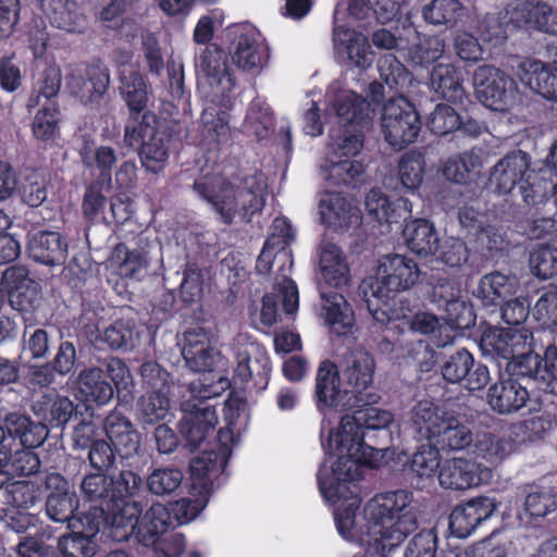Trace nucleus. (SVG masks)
<instances>
[{"label": "nucleus", "instance_id": "32", "mask_svg": "<svg viewBox=\"0 0 557 557\" xmlns=\"http://www.w3.org/2000/svg\"><path fill=\"white\" fill-rule=\"evenodd\" d=\"M522 84L547 100L557 101V67L540 60H527L519 66Z\"/></svg>", "mask_w": 557, "mask_h": 557}, {"label": "nucleus", "instance_id": "33", "mask_svg": "<svg viewBox=\"0 0 557 557\" xmlns=\"http://www.w3.org/2000/svg\"><path fill=\"white\" fill-rule=\"evenodd\" d=\"M77 392L87 407L107 405L114 395L112 384L107 380L104 370L98 367L83 369L77 376Z\"/></svg>", "mask_w": 557, "mask_h": 557}, {"label": "nucleus", "instance_id": "15", "mask_svg": "<svg viewBox=\"0 0 557 557\" xmlns=\"http://www.w3.org/2000/svg\"><path fill=\"white\" fill-rule=\"evenodd\" d=\"M531 341H535L534 334L525 327L488 325L482 331L479 346L484 356L500 362L512 358L516 352H521Z\"/></svg>", "mask_w": 557, "mask_h": 557}, {"label": "nucleus", "instance_id": "34", "mask_svg": "<svg viewBox=\"0 0 557 557\" xmlns=\"http://www.w3.org/2000/svg\"><path fill=\"white\" fill-rule=\"evenodd\" d=\"M512 20L525 28L557 35V9L542 1L520 3L512 13Z\"/></svg>", "mask_w": 557, "mask_h": 557}, {"label": "nucleus", "instance_id": "8", "mask_svg": "<svg viewBox=\"0 0 557 557\" xmlns=\"http://www.w3.org/2000/svg\"><path fill=\"white\" fill-rule=\"evenodd\" d=\"M334 110L341 125L330 132L333 151L344 156H357L363 146L361 124L367 116L364 100L355 92L338 97L334 102Z\"/></svg>", "mask_w": 557, "mask_h": 557}, {"label": "nucleus", "instance_id": "63", "mask_svg": "<svg viewBox=\"0 0 557 557\" xmlns=\"http://www.w3.org/2000/svg\"><path fill=\"white\" fill-rule=\"evenodd\" d=\"M529 263L532 273L541 280L557 276V248L540 245L530 253Z\"/></svg>", "mask_w": 557, "mask_h": 557}, {"label": "nucleus", "instance_id": "35", "mask_svg": "<svg viewBox=\"0 0 557 557\" xmlns=\"http://www.w3.org/2000/svg\"><path fill=\"white\" fill-rule=\"evenodd\" d=\"M79 157L87 169L98 172V180L102 184L111 183L112 171L117 161L116 151L113 147L96 146L95 140L90 136H84Z\"/></svg>", "mask_w": 557, "mask_h": 557}, {"label": "nucleus", "instance_id": "45", "mask_svg": "<svg viewBox=\"0 0 557 557\" xmlns=\"http://www.w3.org/2000/svg\"><path fill=\"white\" fill-rule=\"evenodd\" d=\"M473 442L468 425L454 414H449L433 438V445L443 451L462 450Z\"/></svg>", "mask_w": 557, "mask_h": 557}, {"label": "nucleus", "instance_id": "39", "mask_svg": "<svg viewBox=\"0 0 557 557\" xmlns=\"http://www.w3.org/2000/svg\"><path fill=\"white\" fill-rule=\"evenodd\" d=\"M321 297L324 301L325 322L330 326V331L337 336H345L351 333L355 324V315L346 298L342 294L333 290L322 293Z\"/></svg>", "mask_w": 557, "mask_h": 557}, {"label": "nucleus", "instance_id": "21", "mask_svg": "<svg viewBox=\"0 0 557 557\" xmlns=\"http://www.w3.org/2000/svg\"><path fill=\"white\" fill-rule=\"evenodd\" d=\"M334 48L343 63L361 71L368 70L374 60L371 45L366 35L346 26H335L333 30Z\"/></svg>", "mask_w": 557, "mask_h": 557}, {"label": "nucleus", "instance_id": "20", "mask_svg": "<svg viewBox=\"0 0 557 557\" xmlns=\"http://www.w3.org/2000/svg\"><path fill=\"white\" fill-rule=\"evenodd\" d=\"M230 54L237 67L248 73H259L270 58L268 45L255 29L240 30L232 41Z\"/></svg>", "mask_w": 557, "mask_h": 557}, {"label": "nucleus", "instance_id": "3", "mask_svg": "<svg viewBox=\"0 0 557 557\" xmlns=\"http://www.w3.org/2000/svg\"><path fill=\"white\" fill-rule=\"evenodd\" d=\"M119 92L133 123L125 126L124 141L138 146L143 166L157 174L166 166L170 147L180 133L177 124L147 110L149 85L139 71H120Z\"/></svg>", "mask_w": 557, "mask_h": 557}, {"label": "nucleus", "instance_id": "36", "mask_svg": "<svg viewBox=\"0 0 557 557\" xmlns=\"http://www.w3.org/2000/svg\"><path fill=\"white\" fill-rule=\"evenodd\" d=\"M33 411L49 433V428H63L76 411V406L66 396L46 394L34 403Z\"/></svg>", "mask_w": 557, "mask_h": 557}, {"label": "nucleus", "instance_id": "64", "mask_svg": "<svg viewBox=\"0 0 557 557\" xmlns=\"http://www.w3.org/2000/svg\"><path fill=\"white\" fill-rule=\"evenodd\" d=\"M440 450L434 445H421L410 459V470L419 478H433L440 471Z\"/></svg>", "mask_w": 557, "mask_h": 557}, {"label": "nucleus", "instance_id": "28", "mask_svg": "<svg viewBox=\"0 0 557 557\" xmlns=\"http://www.w3.org/2000/svg\"><path fill=\"white\" fill-rule=\"evenodd\" d=\"M440 484L450 490H468L482 482L481 465L466 458H451L444 461L438 471Z\"/></svg>", "mask_w": 557, "mask_h": 557}, {"label": "nucleus", "instance_id": "25", "mask_svg": "<svg viewBox=\"0 0 557 557\" xmlns=\"http://www.w3.org/2000/svg\"><path fill=\"white\" fill-rule=\"evenodd\" d=\"M112 478L103 471L87 473L81 483V491L84 499L90 503V507L85 518L106 516L108 511L117 508L116 499L113 495Z\"/></svg>", "mask_w": 557, "mask_h": 557}, {"label": "nucleus", "instance_id": "18", "mask_svg": "<svg viewBox=\"0 0 557 557\" xmlns=\"http://www.w3.org/2000/svg\"><path fill=\"white\" fill-rule=\"evenodd\" d=\"M228 54L216 44H208L196 57V66L206 76L208 84L219 89L223 97L236 85L234 71L228 64Z\"/></svg>", "mask_w": 557, "mask_h": 557}, {"label": "nucleus", "instance_id": "26", "mask_svg": "<svg viewBox=\"0 0 557 557\" xmlns=\"http://www.w3.org/2000/svg\"><path fill=\"white\" fill-rule=\"evenodd\" d=\"M530 398L528 385L512 380L502 373L499 380L491 385L487 401L491 408L500 413L509 414L519 411Z\"/></svg>", "mask_w": 557, "mask_h": 557}, {"label": "nucleus", "instance_id": "5", "mask_svg": "<svg viewBox=\"0 0 557 557\" xmlns=\"http://www.w3.org/2000/svg\"><path fill=\"white\" fill-rule=\"evenodd\" d=\"M490 184L499 195L511 194L516 188L528 206L545 203L549 197V178L531 169V158L522 150H513L492 169Z\"/></svg>", "mask_w": 557, "mask_h": 557}, {"label": "nucleus", "instance_id": "12", "mask_svg": "<svg viewBox=\"0 0 557 557\" xmlns=\"http://www.w3.org/2000/svg\"><path fill=\"white\" fill-rule=\"evenodd\" d=\"M341 371L330 359L322 360L317 369L312 400L317 410L326 414L329 411L348 412L354 408L349 393L342 388Z\"/></svg>", "mask_w": 557, "mask_h": 557}, {"label": "nucleus", "instance_id": "27", "mask_svg": "<svg viewBox=\"0 0 557 557\" xmlns=\"http://www.w3.org/2000/svg\"><path fill=\"white\" fill-rule=\"evenodd\" d=\"M69 244L59 232L39 231L32 235L27 250L29 257L45 265H61L67 258Z\"/></svg>", "mask_w": 557, "mask_h": 557}, {"label": "nucleus", "instance_id": "49", "mask_svg": "<svg viewBox=\"0 0 557 557\" xmlns=\"http://www.w3.org/2000/svg\"><path fill=\"white\" fill-rule=\"evenodd\" d=\"M467 9L459 0H432L422 9V16L435 26L455 27L466 16Z\"/></svg>", "mask_w": 557, "mask_h": 557}, {"label": "nucleus", "instance_id": "48", "mask_svg": "<svg viewBox=\"0 0 557 557\" xmlns=\"http://www.w3.org/2000/svg\"><path fill=\"white\" fill-rule=\"evenodd\" d=\"M533 318L539 327L535 330V341L550 339L557 327V289L544 292L533 308Z\"/></svg>", "mask_w": 557, "mask_h": 557}, {"label": "nucleus", "instance_id": "58", "mask_svg": "<svg viewBox=\"0 0 557 557\" xmlns=\"http://www.w3.org/2000/svg\"><path fill=\"white\" fill-rule=\"evenodd\" d=\"M481 165L479 157L470 151L454 154L443 164L442 174L450 182L466 184L472 172Z\"/></svg>", "mask_w": 557, "mask_h": 557}, {"label": "nucleus", "instance_id": "38", "mask_svg": "<svg viewBox=\"0 0 557 557\" xmlns=\"http://www.w3.org/2000/svg\"><path fill=\"white\" fill-rule=\"evenodd\" d=\"M403 236L407 247L418 256L434 255L440 247V238L434 224L425 219H414L407 222Z\"/></svg>", "mask_w": 557, "mask_h": 557}, {"label": "nucleus", "instance_id": "60", "mask_svg": "<svg viewBox=\"0 0 557 557\" xmlns=\"http://www.w3.org/2000/svg\"><path fill=\"white\" fill-rule=\"evenodd\" d=\"M61 69L55 64L48 65L40 74L35 84L34 92L37 95H32L28 100V107L34 108L39 104V100L41 97L46 98L48 101H51L52 98H55L61 88Z\"/></svg>", "mask_w": 557, "mask_h": 557}, {"label": "nucleus", "instance_id": "47", "mask_svg": "<svg viewBox=\"0 0 557 557\" xmlns=\"http://www.w3.org/2000/svg\"><path fill=\"white\" fill-rule=\"evenodd\" d=\"M78 499L74 492L61 494H48L46 500V513L54 522L67 523V529H77L83 524L85 515L76 517Z\"/></svg>", "mask_w": 557, "mask_h": 557}, {"label": "nucleus", "instance_id": "13", "mask_svg": "<svg viewBox=\"0 0 557 557\" xmlns=\"http://www.w3.org/2000/svg\"><path fill=\"white\" fill-rule=\"evenodd\" d=\"M440 368L446 382L460 384L470 392L483 389L491 380L488 368L475 362L473 355L466 348L444 357Z\"/></svg>", "mask_w": 557, "mask_h": 557}, {"label": "nucleus", "instance_id": "37", "mask_svg": "<svg viewBox=\"0 0 557 557\" xmlns=\"http://www.w3.org/2000/svg\"><path fill=\"white\" fill-rule=\"evenodd\" d=\"M516 276L505 275L498 271L483 275L473 295L484 307L499 306L516 293Z\"/></svg>", "mask_w": 557, "mask_h": 557}, {"label": "nucleus", "instance_id": "10", "mask_svg": "<svg viewBox=\"0 0 557 557\" xmlns=\"http://www.w3.org/2000/svg\"><path fill=\"white\" fill-rule=\"evenodd\" d=\"M418 263L404 255L382 257L377 268V280L371 285L372 296L387 305L391 294L408 290L421 281Z\"/></svg>", "mask_w": 557, "mask_h": 557}, {"label": "nucleus", "instance_id": "24", "mask_svg": "<svg viewBox=\"0 0 557 557\" xmlns=\"http://www.w3.org/2000/svg\"><path fill=\"white\" fill-rule=\"evenodd\" d=\"M141 504H131L126 508H115L108 515L89 517L90 521L98 522V533L103 527L112 541L122 543L135 535L138 540L139 517L143 513Z\"/></svg>", "mask_w": 557, "mask_h": 557}, {"label": "nucleus", "instance_id": "16", "mask_svg": "<svg viewBox=\"0 0 557 557\" xmlns=\"http://www.w3.org/2000/svg\"><path fill=\"white\" fill-rule=\"evenodd\" d=\"M375 361L371 354L358 351L351 356L346 367L342 370L341 376L344 388L349 393V399L354 407L359 401L377 403L380 396L369 392L373 382Z\"/></svg>", "mask_w": 557, "mask_h": 557}, {"label": "nucleus", "instance_id": "46", "mask_svg": "<svg viewBox=\"0 0 557 557\" xmlns=\"http://www.w3.org/2000/svg\"><path fill=\"white\" fill-rule=\"evenodd\" d=\"M171 523L168 508L161 504L152 505L143 517H139L138 542L144 546L157 544Z\"/></svg>", "mask_w": 557, "mask_h": 557}, {"label": "nucleus", "instance_id": "9", "mask_svg": "<svg viewBox=\"0 0 557 557\" xmlns=\"http://www.w3.org/2000/svg\"><path fill=\"white\" fill-rule=\"evenodd\" d=\"M381 121L384 138L395 150L414 143L422 125L414 104L401 95L384 103Z\"/></svg>", "mask_w": 557, "mask_h": 557}, {"label": "nucleus", "instance_id": "53", "mask_svg": "<svg viewBox=\"0 0 557 557\" xmlns=\"http://www.w3.org/2000/svg\"><path fill=\"white\" fill-rule=\"evenodd\" d=\"M516 447L517 443L511 436H504L491 432L482 433L475 442L478 456L491 463L504 460Z\"/></svg>", "mask_w": 557, "mask_h": 557}, {"label": "nucleus", "instance_id": "14", "mask_svg": "<svg viewBox=\"0 0 557 557\" xmlns=\"http://www.w3.org/2000/svg\"><path fill=\"white\" fill-rule=\"evenodd\" d=\"M430 285L432 301L446 311V320L451 326L466 330L474 324L472 308L461 299V290L455 280L432 274Z\"/></svg>", "mask_w": 557, "mask_h": 557}, {"label": "nucleus", "instance_id": "23", "mask_svg": "<svg viewBox=\"0 0 557 557\" xmlns=\"http://www.w3.org/2000/svg\"><path fill=\"white\" fill-rule=\"evenodd\" d=\"M535 348L536 341H531V344H528L521 352H516L506 361L504 374L527 385L537 380L545 381L544 389L549 392L552 374L550 371H546L545 362L544 368L541 367L544 357L542 358L539 352H535Z\"/></svg>", "mask_w": 557, "mask_h": 557}, {"label": "nucleus", "instance_id": "7", "mask_svg": "<svg viewBox=\"0 0 557 557\" xmlns=\"http://www.w3.org/2000/svg\"><path fill=\"white\" fill-rule=\"evenodd\" d=\"M85 520L83 524H78L77 529H70V533L58 539L57 549L34 539L20 543L21 557H94L99 549L96 540L98 522L90 521V518H85Z\"/></svg>", "mask_w": 557, "mask_h": 557}, {"label": "nucleus", "instance_id": "4", "mask_svg": "<svg viewBox=\"0 0 557 557\" xmlns=\"http://www.w3.org/2000/svg\"><path fill=\"white\" fill-rule=\"evenodd\" d=\"M375 403L359 401L342 419L336 432L331 431L322 443L327 454H335L333 472L348 479H362L364 467H375L377 449L366 443V431L385 430L393 421V414L374 407Z\"/></svg>", "mask_w": 557, "mask_h": 557}, {"label": "nucleus", "instance_id": "2", "mask_svg": "<svg viewBox=\"0 0 557 557\" xmlns=\"http://www.w3.org/2000/svg\"><path fill=\"white\" fill-rule=\"evenodd\" d=\"M182 355L186 366L202 375L190 383L191 399L182 405L185 412L178 428L190 450H195L212 434L218 424L215 405L208 401L221 396L230 388L227 377L214 371L221 355L211 346L202 329L185 332Z\"/></svg>", "mask_w": 557, "mask_h": 557}, {"label": "nucleus", "instance_id": "57", "mask_svg": "<svg viewBox=\"0 0 557 557\" xmlns=\"http://www.w3.org/2000/svg\"><path fill=\"white\" fill-rule=\"evenodd\" d=\"M139 419L145 424H153L163 420L170 410V399L160 389L143 394L137 401Z\"/></svg>", "mask_w": 557, "mask_h": 557}, {"label": "nucleus", "instance_id": "29", "mask_svg": "<svg viewBox=\"0 0 557 557\" xmlns=\"http://www.w3.org/2000/svg\"><path fill=\"white\" fill-rule=\"evenodd\" d=\"M103 432L121 457H128L137 453L140 446V434L129 419L116 409L106 417Z\"/></svg>", "mask_w": 557, "mask_h": 557}, {"label": "nucleus", "instance_id": "62", "mask_svg": "<svg viewBox=\"0 0 557 557\" xmlns=\"http://www.w3.org/2000/svg\"><path fill=\"white\" fill-rule=\"evenodd\" d=\"M426 126L434 135L445 136L460 128L461 117L451 106L438 103L430 114Z\"/></svg>", "mask_w": 557, "mask_h": 557}, {"label": "nucleus", "instance_id": "56", "mask_svg": "<svg viewBox=\"0 0 557 557\" xmlns=\"http://www.w3.org/2000/svg\"><path fill=\"white\" fill-rule=\"evenodd\" d=\"M201 135L210 144L220 146L226 143L230 136L228 113L221 109L206 108L201 114Z\"/></svg>", "mask_w": 557, "mask_h": 557}, {"label": "nucleus", "instance_id": "30", "mask_svg": "<svg viewBox=\"0 0 557 557\" xmlns=\"http://www.w3.org/2000/svg\"><path fill=\"white\" fill-rule=\"evenodd\" d=\"M319 207L323 224L336 231L348 230L354 220L359 218V210L352 199L339 191L327 193Z\"/></svg>", "mask_w": 557, "mask_h": 557}, {"label": "nucleus", "instance_id": "51", "mask_svg": "<svg viewBox=\"0 0 557 557\" xmlns=\"http://www.w3.org/2000/svg\"><path fill=\"white\" fill-rule=\"evenodd\" d=\"M329 150L330 169L326 180L330 184L348 186L363 173L362 163L350 160L352 156H344L333 151L332 139L329 143Z\"/></svg>", "mask_w": 557, "mask_h": 557}, {"label": "nucleus", "instance_id": "61", "mask_svg": "<svg viewBox=\"0 0 557 557\" xmlns=\"http://www.w3.org/2000/svg\"><path fill=\"white\" fill-rule=\"evenodd\" d=\"M183 472L177 468L154 469L146 480L148 490L158 496L175 493L183 483Z\"/></svg>", "mask_w": 557, "mask_h": 557}, {"label": "nucleus", "instance_id": "43", "mask_svg": "<svg viewBox=\"0 0 557 557\" xmlns=\"http://www.w3.org/2000/svg\"><path fill=\"white\" fill-rule=\"evenodd\" d=\"M431 86L438 97L447 101H462L465 89L462 73L451 64H435L430 75Z\"/></svg>", "mask_w": 557, "mask_h": 557}, {"label": "nucleus", "instance_id": "55", "mask_svg": "<svg viewBox=\"0 0 557 557\" xmlns=\"http://www.w3.org/2000/svg\"><path fill=\"white\" fill-rule=\"evenodd\" d=\"M425 158L417 150H409L401 156L398 162V176L401 186L410 193L417 191L424 176Z\"/></svg>", "mask_w": 557, "mask_h": 557}, {"label": "nucleus", "instance_id": "1", "mask_svg": "<svg viewBox=\"0 0 557 557\" xmlns=\"http://www.w3.org/2000/svg\"><path fill=\"white\" fill-rule=\"evenodd\" d=\"M344 474L333 472L322 466L317 473V482L321 495L332 505L342 502L334 510L337 532L345 540H356L363 548L362 557H387L418 527L414 513L408 506L412 494L406 490L391 491L375 495L364 507L366 524L360 532L355 531L356 513L360 508L361 498L356 490L355 481Z\"/></svg>", "mask_w": 557, "mask_h": 557}, {"label": "nucleus", "instance_id": "42", "mask_svg": "<svg viewBox=\"0 0 557 557\" xmlns=\"http://www.w3.org/2000/svg\"><path fill=\"white\" fill-rule=\"evenodd\" d=\"M557 426V413L547 408H540L512 426V434L520 436L522 442L543 441Z\"/></svg>", "mask_w": 557, "mask_h": 557}, {"label": "nucleus", "instance_id": "31", "mask_svg": "<svg viewBox=\"0 0 557 557\" xmlns=\"http://www.w3.org/2000/svg\"><path fill=\"white\" fill-rule=\"evenodd\" d=\"M227 460L215 450H203L189 463L190 487L200 496L211 493L213 476H218L226 467Z\"/></svg>", "mask_w": 557, "mask_h": 557}, {"label": "nucleus", "instance_id": "41", "mask_svg": "<svg viewBox=\"0 0 557 557\" xmlns=\"http://www.w3.org/2000/svg\"><path fill=\"white\" fill-rule=\"evenodd\" d=\"M398 205L389 200V198L379 188L371 189L366 197V210L380 224L398 223L405 214H410L411 210L408 208V200L399 198Z\"/></svg>", "mask_w": 557, "mask_h": 557}, {"label": "nucleus", "instance_id": "22", "mask_svg": "<svg viewBox=\"0 0 557 557\" xmlns=\"http://www.w3.org/2000/svg\"><path fill=\"white\" fill-rule=\"evenodd\" d=\"M494 498L481 496L456 506L449 515V531L458 537H468L483 521L496 510Z\"/></svg>", "mask_w": 557, "mask_h": 557}, {"label": "nucleus", "instance_id": "40", "mask_svg": "<svg viewBox=\"0 0 557 557\" xmlns=\"http://www.w3.org/2000/svg\"><path fill=\"white\" fill-rule=\"evenodd\" d=\"M449 413L430 400H420L411 409V425L420 438L433 441Z\"/></svg>", "mask_w": 557, "mask_h": 557}, {"label": "nucleus", "instance_id": "59", "mask_svg": "<svg viewBox=\"0 0 557 557\" xmlns=\"http://www.w3.org/2000/svg\"><path fill=\"white\" fill-rule=\"evenodd\" d=\"M377 70L381 79L396 92L401 91L411 82L410 72L394 54L380 58Z\"/></svg>", "mask_w": 557, "mask_h": 557}, {"label": "nucleus", "instance_id": "52", "mask_svg": "<svg viewBox=\"0 0 557 557\" xmlns=\"http://www.w3.org/2000/svg\"><path fill=\"white\" fill-rule=\"evenodd\" d=\"M13 451L12 446L2 453L0 466L9 469L12 476H29L38 473L41 462L38 455L33 450L35 447L21 446Z\"/></svg>", "mask_w": 557, "mask_h": 557}, {"label": "nucleus", "instance_id": "6", "mask_svg": "<svg viewBox=\"0 0 557 557\" xmlns=\"http://www.w3.org/2000/svg\"><path fill=\"white\" fill-rule=\"evenodd\" d=\"M249 177H244L240 185L221 176L201 177L194 183V190L211 203L225 224H231L238 211V198H245L240 208L244 218H251L260 212L265 203L261 190L246 187Z\"/></svg>", "mask_w": 557, "mask_h": 557}, {"label": "nucleus", "instance_id": "44", "mask_svg": "<svg viewBox=\"0 0 557 557\" xmlns=\"http://www.w3.org/2000/svg\"><path fill=\"white\" fill-rule=\"evenodd\" d=\"M271 359L263 354L255 358L244 357L238 361L234 369V381L243 385L252 382V387L257 392H262L268 387L271 373Z\"/></svg>", "mask_w": 557, "mask_h": 557}, {"label": "nucleus", "instance_id": "54", "mask_svg": "<svg viewBox=\"0 0 557 557\" xmlns=\"http://www.w3.org/2000/svg\"><path fill=\"white\" fill-rule=\"evenodd\" d=\"M113 481V497L116 499L117 508H126L131 504H141L136 496L144 488L143 476L128 469H122L116 476H111Z\"/></svg>", "mask_w": 557, "mask_h": 557}, {"label": "nucleus", "instance_id": "19", "mask_svg": "<svg viewBox=\"0 0 557 557\" xmlns=\"http://www.w3.org/2000/svg\"><path fill=\"white\" fill-rule=\"evenodd\" d=\"M66 85L70 94L83 104L99 103L110 86L109 69L101 63L89 64L83 73L69 74Z\"/></svg>", "mask_w": 557, "mask_h": 557}, {"label": "nucleus", "instance_id": "17", "mask_svg": "<svg viewBox=\"0 0 557 557\" xmlns=\"http://www.w3.org/2000/svg\"><path fill=\"white\" fill-rule=\"evenodd\" d=\"M1 286L10 306L18 312H29L39 304L41 287L29 276L25 267L15 265L7 269L1 278Z\"/></svg>", "mask_w": 557, "mask_h": 557}, {"label": "nucleus", "instance_id": "50", "mask_svg": "<svg viewBox=\"0 0 557 557\" xmlns=\"http://www.w3.org/2000/svg\"><path fill=\"white\" fill-rule=\"evenodd\" d=\"M523 494V511L531 519L544 518L557 510V491L554 487L527 485Z\"/></svg>", "mask_w": 557, "mask_h": 557}, {"label": "nucleus", "instance_id": "11", "mask_svg": "<svg viewBox=\"0 0 557 557\" xmlns=\"http://www.w3.org/2000/svg\"><path fill=\"white\" fill-rule=\"evenodd\" d=\"M473 85L479 100L493 111L505 112L516 102V81L493 65L479 66L473 75Z\"/></svg>", "mask_w": 557, "mask_h": 557}]
</instances>
